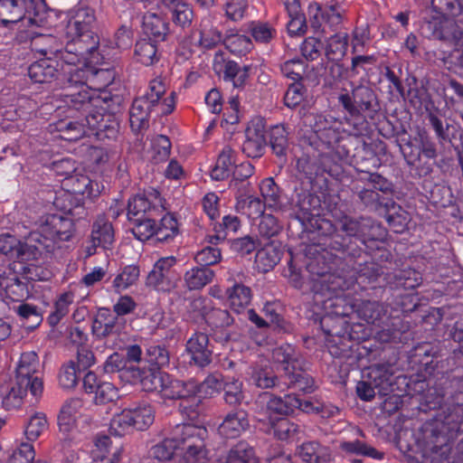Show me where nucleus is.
Returning a JSON list of instances; mask_svg holds the SVG:
<instances>
[{
  "label": "nucleus",
  "mask_w": 463,
  "mask_h": 463,
  "mask_svg": "<svg viewBox=\"0 0 463 463\" xmlns=\"http://www.w3.org/2000/svg\"><path fill=\"white\" fill-rule=\"evenodd\" d=\"M114 241L115 232L112 224L104 217H99L92 226L91 243L94 247L108 250L111 248Z\"/></svg>",
  "instance_id": "obj_23"
},
{
  "label": "nucleus",
  "mask_w": 463,
  "mask_h": 463,
  "mask_svg": "<svg viewBox=\"0 0 463 463\" xmlns=\"http://www.w3.org/2000/svg\"><path fill=\"white\" fill-rule=\"evenodd\" d=\"M269 423L274 430V434L279 439H293L298 431V426L285 418H269Z\"/></svg>",
  "instance_id": "obj_48"
},
{
  "label": "nucleus",
  "mask_w": 463,
  "mask_h": 463,
  "mask_svg": "<svg viewBox=\"0 0 463 463\" xmlns=\"http://www.w3.org/2000/svg\"><path fill=\"white\" fill-rule=\"evenodd\" d=\"M38 356L34 352L24 353L18 362L15 376H37Z\"/></svg>",
  "instance_id": "obj_50"
},
{
  "label": "nucleus",
  "mask_w": 463,
  "mask_h": 463,
  "mask_svg": "<svg viewBox=\"0 0 463 463\" xmlns=\"http://www.w3.org/2000/svg\"><path fill=\"white\" fill-rule=\"evenodd\" d=\"M347 46L348 34L343 32L337 33L327 40L326 54L331 60L340 59L345 54Z\"/></svg>",
  "instance_id": "obj_40"
},
{
  "label": "nucleus",
  "mask_w": 463,
  "mask_h": 463,
  "mask_svg": "<svg viewBox=\"0 0 463 463\" xmlns=\"http://www.w3.org/2000/svg\"><path fill=\"white\" fill-rule=\"evenodd\" d=\"M44 0H0V23L4 25L22 20L40 26L45 20Z\"/></svg>",
  "instance_id": "obj_6"
},
{
  "label": "nucleus",
  "mask_w": 463,
  "mask_h": 463,
  "mask_svg": "<svg viewBox=\"0 0 463 463\" xmlns=\"http://www.w3.org/2000/svg\"><path fill=\"white\" fill-rule=\"evenodd\" d=\"M198 393V384L194 380L182 382L173 380L167 374V380L164 382L160 394L165 399L186 400L194 397Z\"/></svg>",
  "instance_id": "obj_17"
},
{
  "label": "nucleus",
  "mask_w": 463,
  "mask_h": 463,
  "mask_svg": "<svg viewBox=\"0 0 463 463\" xmlns=\"http://www.w3.org/2000/svg\"><path fill=\"white\" fill-rule=\"evenodd\" d=\"M392 210L393 213H388L386 220L393 232H402L407 228L410 222V215L400 206H398L397 209L393 207Z\"/></svg>",
  "instance_id": "obj_57"
},
{
  "label": "nucleus",
  "mask_w": 463,
  "mask_h": 463,
  "mask_svg": "<svg viewBox=\"0 0 463 463\" xmlns=\"http://www.w3.org/2000/svg\"><path fill=\"white\" fill-rule=\"evenodd\" d=\"M73 300L74 296L71 292L63 293L59 297L54 304V310L48 317L51 326H56L68 314Z\"/></svg>",
  "instance_id": "obj_45"
},
{
  "label": "nucleus",
  "mask_w": 463,
  "mask_h": 463,
  "mask_svg": "<svg viewBox=\"0 0 463 463\" xmlns=\"http://www.w3.org/2000/svg\"><path fill=\"white\" fill-rule=\"evenodd\" d=\"M226 48L235 55H245L253 49L252 40L244 34L227 33L223 38Z\"/></svg>",
  "instance_id": "obj_34"
},
{
  "label": "nucleus",
  "mask_w": 463,
  "mask_h": 463,
  "mask_svg": "<svg viewBox=\"0 0 463 463\" xmlns=\"http://www.w3.org/2000/svg\"><path fill=\"white\" fill-rule=\"evenodd\" d=\"M214 271L205 267H194L184 275L185 287L189 290H198L212 282Z\"/></svg>",
  "instance_id": "obj_26"
},
{
  "label": "nucleus",
  "mask_w": 463,
  "mask_h": 463,
  "mask_svg": "<svg viewBox=\"0 0 463 463\" xmlns=\"http://www.w3.org/2000/svg\"><path fill=\"white\" fill-rule=\"evenodd\" d=\"M392 373L389 365L377 364L371 367L369 376L373 381L374 387H382L389 384Z\"/></svg>",
  "instance_id": "obj_62"
},
{
  "label": "nucleus",
  "mask_w": 463,
  "mask_h": 463,
  "mask_svg": "<svg viewBox=\"0 0 463 463\" xmlns=\"http://www.w3.org/2000/svg\"><path fill=\"white\" fill-rule=\"evenodd\" d=\"M260 402H266V415L260 418V421H269V418H274L272 414H288L293 412L296 405H298V397L294 394H288L282 399L272 396L270 393H264L260 396Z\"/></svg>",
  "instance_id": "obj_16"
},
{
  "label": "nucleus",
  "mask_w": 463,
  "mask_h": 463,
  "mask_svg": "<svg viewBox=\"0 0 463 463\" xmlns=\"http://www.w3.org/2000/svg\"><path fill=\"white\" fill-rule=\"evenodd\" d=\"M265 203L254 195H236V211L250 219H257L264 213Z\"/></svg>",
  "instance_id": "obj_25"
},
{
  "label": "nucleus",
  "mask_w": 463,
  "mask_h": 463,
  "mask_svg": "<svg viewBox=\"0 0 463 463\" xmlns=\"http://www.w3.org/2000/svg\"><path fill=\"white\" fill-rule=\"evenodd\" d=\"M295 349L290 345H283L272 352V357L277 363L283 364V370L289 375L297 369L298 361L294 358Z\"/></svg>",
  "instance_id": "obj_41"
},
{
  "label": "nucleus",
  "mask_w": 463,
  "mask_h": 463,
  "mask_svg": "<svg viewBox=\"0 0 463 463\" xmlns=\"http://www.w3.org/2000/svg\"><path fill=\"white\" fill-rule=\"evenodd\" d=\"M59 383L63 389H72L78 383V375L73 362L64 364L59 374Z\"/></svg>",
  "instance_id": "obj_61"
},
{
  "label": "nucleus",
  "mask_w": 463,
  "mask_h": 463,
  "mask_svg": "<svg viewBox=\"0 0 463 463\" xmlns=\"http://www.w3.org/2000/svg\"><path fill=\"white\" fill-rule=\"evenodd\" d=\"M224 400L230 405H237L244 398L242 383L237 379L227 377L223 383Z\"/></svg>",
  "instance_id": "obj_47"
},
{
  "label": "nucleus",
  "mask_w": 463,
  "mask_h": 463,
  "mask_svg": "<svg viewBox=\"0 0 463 463\" xmlns=\"http://www.w3.org/2000/svg\"><path fill=\"white\" fill-rule=\"evenodd\" d=\"M71 185V191L74 194L82 195H92L93 183L83 175H74L66 177V185Z\"/></svg>",
  "instance_id": "obj_54"
},
{
  "label": "nucleus",
  "mask_w": 463,
  "mask_h": 463,
  "mask_svg": "<svg viewBox=\"0 0 463 463\" xmlns=\"http://www.w3.org/2000/svg\"><path fill=\"white\" fill-rule=\"evenodd\" d=\"M165 80L161 78H156L150 81L148 90L144 96L147 98L148 100L154 101V104L158 107V115L169 114L174 109L175 101L173 93L170 97L161 101V98L165 94Z\"/></svg>",
  "instance_id": "obj_22"
},
{
  "label": "nucleus",
  "mask_w": 463,
  "mask_h": 463,
  "mask_svg": "<svg viewBox=\"0 0 463 463\" xmlns=\"http://www.w3.org/2000/svg\"><path fill=\"white\" fill-rule=\"evenodd\" d=\"M161 4L172 12L173 21L182 27L189 25L193 19V10L190 5L180 0H160Z\"/></svg>",
  "instance_id": "obj_32"
},
{
  "label": "nucleus",
  "mask_w": 463,
  "mask_h": 463,
  "mask_svg": "<svg viewBox=\"0 0 463 463\" xmlns=\"http://www.w3.org/2000/svg\"><path fill=\"white\" fill-rule=\"evenodd\" d=\"M90 54L86 57L80 55V61L75 63H66L62 67L63 75L67 77L68 85L65 87L66 91L82 90L86 88L87 91L94 97H99L96 92L105 89L109 86L114 79V74L109 69L96 68L95 65L99 64L103 56L100 55L98 48L94 50V61H90Z\"/></svg>",
  "instance_id": "obj_4"
},
{
  "label": "nucleus",
  "mask_w": 463,
  "mask_h": 463,
  "mask_svg": "<svg viewBox=\"0 0 463 463\" xmlns=\"http://www.w3.org/2000/svg\"><path fill=\"white\" fill-rule=\"evenodd\" d=\"M155 420V411L146 402L134 404L116 414L110 421V432L122 436L131 429L144 430Z\"/></svg>",
  "instance_id": "obj_7"
},
{
  "label": "nucleus",
  "mask_w": 463,
  "mask_h": 463,
  "mask_svg": "<svg viewBox=\"0 0 463 463\" xmlns=\"http://www.w3.org/2000/svg\"><path fill=\"white\" fill-rule=\"evenodd\" d=\"M36 231L25 239L22 248L23 259H37L47 256L62 241H68L73 235V222L60 214H45L37 221Z\"/></svg>",
  "instance_id": "obj_2"
},
{
  "label": "nucleus",
  "mask_w": 463,
  "mask_h": 463,
  "mask_svg": "<svg viewBox=\"0 0 463 463\" xmlns=\"http://www.w3.org/2000/svg\"><path fill=\"white\" fill-rule=\"evenodd\" d=\"M369 222H370L365 219L357 221L349 217H345L341 221V229L349 236H355L364 240L367 236H369Z\"/></svg>",
  "instance_id": "obj_46"
},
{
  "label": "nucleus",
  "mask_w": 463,
  "mask_h": 463,
  "mask_svg": "<svg viewBox=\"0 0 463 463\" xmlns=\"http://www.w3.org/2000/svg\"><path fill=\"white\" fill-rule=\"evenodd\" d=\"M313 129L317 139L327 148L334 147L343 137L341 123L336 120H328L321 115L315 117Z\"/></svg>",
  "instance_id": "obj_14"
},
{
  "label": "nucleus",
  "mask_w": 463,
  "mask_h": 463,
  "mask_svg": "<svg viewBox=\"0 0 463 463\" xmlns=\"http://www.w3.org/2000/svg\"><path fill=\"white\" fill-rule=\"evenodd\" d=\"M227 298L230 307L236 313L244 310L251 301V290L249 287L235 283L227 289Z\"/></svg>",
  "instance_id": "obj_28"
},
{
  "label": "nucleus",
  "mask_w": 463,
  "mask_h": 463,
  "mask_svg": "<svg viewBox=\"0 0 463 463\" xmlns=\"http://www.w3.org/2000/svg\"><path fill=\"white\" fill-rule=\"evenodd\" d=\"M49 423L43 412L32 415L24 426V435L29 441L36 440L47 429Z\"/></svg>",
  "instance_id": "obj_39"
},
{
  "label": "nucleus",
  "mask_w": 463,
  "mask_h": 463,
  "mask_svg": "<svg viewBox=\"0 0 463 463\" xmlns=\"http://www.w3.org/2000/svg\"><path fill=\"white\" fill-rule=\"evenodd\" d=\"M270 146L278 156L286 155L288 147V133L283 126H276L270 131Z\"/></svg>",
  "instance_id": "obj_51"
},
{
  "label": "nucleus",
  "mask_w": 463,
  "mask_h": 463,
  "mask_svg": "<svg viewBox=\"0 0 463 463\" xmlns=\"http://www.w3.org/2000/svg\"><path fill=\"white\" fill-rule=\"evenodd\" d=\"M83 411V402L80 399L72 398L66 401L58 416L60 430L70 432L76 429L80 422L88 423L90 417Z\"/></svg>",
  "instance_id": "obj_11"
},
{
  "label": "nucleus",
  "mask_w": 463,
  "mask_h": 463,
  "mask_svg": "<svg viewBox=\"0 0 463 463\" xmlns=\"http://www.w3.org/2000/svg\"><path fill=\"white\" fill-rule=\"evenodd\" d=\"M158 111V107L154 101L146 97L137 98L131 106L129 112L130 126L134 130H140L147 125L148 118L154 110Z\"/></svg>",
  "instance_id": "obj_20"
},
{
  "label": "nucleus",
  "mask_w": 463,
  "mask_h": 463,
  "mask_svg": "<svg viewBox=\"0 0 463 463\" xmlns=\"http://www.w3.org/2000/svg\"><path fill=\"white\" fill-rule=\"evenodd\" d=\"M186 352L191 360L198 366L204 367L212 361V350L206 334L195 333L186 343Z\"/></svg>",
  "instance_id": "obj_15"
},
{
  "label": "nucleus",
  "mask_w": 463,
  "mask_h": 463,
  "mask_svg": "<svg viewBox=\"0 0 463 463\" xmlns=\"http://www.w3.org/2000/svg\"><path fill=\"white\" fill-rule=\"evenodd\" d=\"M281 73L294 82H299L306 71L305 63L299 59L285 61L280 67Z\"/></svg>",
  "instance_id": "obj_55"
},
{
  "label": "nucleus",
  "mask_w": 463,
  "mask_h": 463,
  "mask_svg": "<svg viewBox=\"0 0 463 463\" xmlns=\"http://www.w3.org/2000/svg\"><path fill=\"white\" fill-rule=\"evenodd\" d=\"M167 380V373L156 371L155 368L148 370L140 368L131 369V381L139 383L145 392H157L163 388L164 382Z\"/></svg>",
  "instance_id": "obj_18"
},
{
  "label": "nucleus",
  "mask_w": 463,
  "mask_h": 463,
  "mask_svg": "<svg viewBox=\"0 0 463 463\" xmlns=\"http://www.w3.org/2000/svg\"><path fill=\"white\" fill-rule=\"evenodd\" d=\"M156 239L159 241H167L179 232V222L171 213L162 217L158 224L156 223Z\"/></svg>",
  "instance_id": "obj_36"
},
{
  "label": "nucleus",
  "mask_w": 463,
  "mask_h": 463,
  "mask_svg": "<svg viewBox=\"0 0 463 463\" xmlns=\"http://www.w3.org/2000/svg\"><path fill=\"white\" fill-rule=\"evenodd\" d=\"M156 43L148 38L141 39L136 43L135 54L139 62L149 66L158 61Z\"/></svg>",
  "instance_id": "obj_35"
},
{
  "label": "nucleus",
  "mask_w": 463,
  "mask_h": 463,
  "mask_svg": "<svg viewBox=\"0 0 463 463\" xmlns=\"http://www.w3.org/2000/svg\"><path fill=\"white\" fill-rule=\"evenodd\" d=\"M281 252L273 244H267L259 250L255 256L256 268L260 272H268L273 269L280 260Z\"/></svg>",
  "instance_id": "obj_29"
},
{
  "label": "nucleus",
  "mask_w": 463,
  "mask_h": 463,
  "mask_svg": "<svg viewBox=\"0 0 463 463\" xmlns=\"http://www.w3.org/2000/svg\"><path fill=\"white\" fill-rule=\"evenodd\" d=\"M25 245L24 242H20L15 237L10 234L0 235V252L5 255H10L15 257L21 261L36 260L37 259H23L21 254L22 248Z\"/></svg>",
  "instance_id": "obj_44"
},
{
  "label": "nucleus",
  "mask_w": 463,
  "mask_h": 463,
  "mask_svg": "<svg viewBox=\"0 0 463 463\" xmlns=\"http://www.w3.org/2000/svg\"><path fill=\"white\" fill-rule=\"evenodd\" d=\"M59 57L61 61V72H58L57 66L58 61L50 58L40 59L34 61L28 69V74L31 80L37 83L50 82L54 77H57V80L62 83L61 88L65 93V87L68 85L67 77L63 75L62 67L66 66V62L61 57V52Z\"/></svg>",
  "instance_id": "obj_10"
},
{
  "label": "nucleus",
  "mask_w": 463,
  "mask_h": 463,
  "mask_svg": "<svg viewBox=\"0 0 463 463\" xmlns=\"http://www.w3.org/2000/svg\"><path fill=\"white\" fill-rule=\"evenodd\" d=\"M144 33L154 42L165 41L168 33V24L156 14H148L143 20Z\"/></svg>",
  "instance_id": "obj_27"
},
{
  "label": "nucleus",
  "mask_w": 463,
  "mask_h": 463,
  "mask_svg": "<svg viewBox=\"0 0 463 463\" xmlns=\"http://www.w3.org/2000/svg\"><path fill=\"white\" fill-rule=\"evenodd\" d=\"M140 271L137 266H126L114 279L113 288L117 292L126 290L129 287L136 284L138 280Z\"/></svg>",
  "instance_id": "obj_42"
},
{
  "label": "nucleus",
  "mask_w": 463,
  "mask_h": 463,
  "mask_svg": "<svg viewBox=\"0 0 463 463\" xmlns=\"http://www.w3.org/2000/svg\"><path fill=\"white\" fill-rule=\"evenodd\" d=\"M340 449L348 454L363 455L373 458H383V454L378 452L374 448L358 439L354 441H343L340 443Z\"/></svg>",
  "instance_id": "obj_49"
},
{
  "label": "nucleus",
  "mask_w": 463,
  "mask_h": 463,
  "mask_svg": "<svg viewBox=\"0 0 463 463\" xmlns=\"http://www.w3.org/2000/svg\"><path fill=\"white\" fill-rule=\"evenodd\" d=\"M375 99L374 92L366 86H358L354 89L352 96L342 94L339 102L351 115H357L372 109Z\"/></svg>",
  "instance_id": "obj_12"
},
{
  "label": "nucleus",
  "mask_w": 463,
  "mask_h": 463,
  "mask_svg": "<svg viewBox=\"0 0 463 463\" xmlns=\"http://www.w3.org/2000/svg\"><path fill=\"white\" fill-rule=\"evenodd\" d=\"M248 33L260 44H269L277 36L276 28L269 22L251 21L248 24Z\"/></svg>",
  "instance_id": "obj_30"
},
{
  "label": "nucleus",
  "mask_w": 463,
  "mask_h": 463,
  "mask_svg": "<svg viewBox=\"0 0 463 463\" xmlns=\"http://www.w3.org/2000/svg\"><path fill=\"white\" fill-rule=\"evenodd\" d=\"M43 391V383L39 376H15L10 391L3 399V405L6 410L19 408L27 392L38 399Z\"/></svg>",
  "instance_id": "obj_8"
},
{
  "label": "nucleus",
  "mask_w": 463,
  "mask_h": 463,
  "mask_svg": "<svg viewBox=\"0 0 463 463\" xmlns=\"http://www.w3.org/2000/svg\"><path fill=\"white\" fill-rule=\"evenodd\" d=\"M358 315L369 324H376L386 315L387 308L375 301H363L358 307Z\"/></svg>",
  "instance_id": "obj_37"
},
{
  "label": "nucleus",
  "mask_w": 463,
  "mask_h": 463,
  "mask_svg": "<svg viewBox=\"0 0 463 463\" xmlns=\"http://www.w3.org/2000/svg\"><path fill=\"white\" fill-rule=\"evenodd\" d=\"M233 166L234 152L231 147L226 146L219 155L216 165L211 171L212 179L220 181L227 178L232 172Z\"/></svg>",
  "instance_id": "obj_31"
},
{
  "label": "nucleus",
  "mask_w": 463,
  "mask_h": 463,
  "mask_svg": "<svg viewBox=\"0 0 463 463\" xmlns=\"http://www.w3.org/2000/svg\"><path fill=\"white\" fill-rule=\"evenodd\" d=\"M96 24L95 11L89 6H77L70 13L66 32L72 43H68L61 57L66 63H75L80 61V55L94 57V50L98 48L99 37L92 30Z\"/></svg>",
  "instance_id": "obj_3"
},
{
  "label": "nucleus",
  "mask_w": 463,
  "mask_h": 463,
  "mask_svg": "<svg viewBox=\"0 0 463 463\" xmlns=\"http://www.w3.org/2000/svg\"><path fill=\"white\" fill-rule=\"evenodd\" d=\"M205 428L191 424L176 425L170 438L154 445L149 450L151 458L158 462H166L180 451L185 463L200 462L206 458L204 439Z\"/></svg>",
  "instance_id": "obj_1"
},
{
  "label": "nucleus",
  "mask_w": 463,
  "mask_h": 463,
  "mask_svg": "<svg viewBox=\"0 0 463 463\" xmlns=\"http://www.w3.org/2000/svg\"><path fill=\"white\" fill-rule=\"evenodd\" d=\"M58 129L62 133L61 137L69 141H76L87 133L86 126L82 122H61Z\"/></svg>",
  "instance_id": "obj_53"
},
{
  "label": "nucleus",
  "mask_w": 463,
  "mask_h": 463,
  "mask_svg": "<svg viewBox=\"0 0 463 463\" xmlns=\"http://www.w3.org/2000/svg\"><path fill=\"white\" fill-rule=\"evenodd\" d=\"M175 263L176 259L174 256L160 258L146 277V286L162 292L173 290L177 281V276L173 270Z\"/></svg>",
  "instance_id": "obj_9"
},
{
  "label": "nucleus",
  "mask_w": 463,
  "mask_h": 463,
  "mask_svg": "<svg viewBox=\"0 0 463 463\" xmlns=\"http://www.w3.org/2000/svg\"><path fill=\"white\" fill-rule=\"evenodd\" d=\"M249 427V420L244 411H237L228 413L219 426V433L226 438L239 437Z\"/></svg>",
  "instance_id": "obj_21"
},
{
  "label": "nucleus",
  "mask_w": 463,
  "mask_h": 463,
  "mask_svg": "<svg viewBox=\"0 0 463 463\" xmlns=\"http://www.w3.org/2000/svg\"><path fill=\"white\" fill-rule=\"evenodd\" d=\"M265 147V128L262 120L251 121L245 130L242 151L249 157H260Z\"/></svg>",
  "instance_id": "obj_13"
},
{
  "label": "nucleus",
  "mask_w": 463,
  "mask_h": 463,
  "mask_svg": "<svg viewBox=\"0 0 463 463\" xmlns=\"http://www.w3.org/2000/svg\"><path fill=\"white\" fill-rule=\"evenodd\" d=\"M145 360L152 366L163 367L169 363V354L165 347L151 345L146 349Z\"/></svg>",
  "instance_id": "obj_56"
},
{
  "label": "nucleus",
  "mask_w": 463,
  "mask_h": 463,
  "mask_svg": "<svg viewBox=\"0 0 463 463\" xmlns=\"http://www.w3.org/2000/svg\"><path fill=\"white\" fill-rule=\"evenodd\" d=\"M118 317L108 308H99L93 321L92 331L98 337H105L118 331Z\"/></svg>",
  "instance_id": "obj_24"
},
{
  "label": "nucleus",
  "mask_w": 463,
  "mask_h": 463,
  "mask_svg": "<svg viewBox=\"0 0 463 463\" xmlns=\"http://www.w3.org/2000/svg\"><path fill=\"white\" fill-rule=\"evenodd\" d=\"M153 158L157 161H165L168 158L171 152V142L164 135H158L152 140Z\"/></svg>",
  "instance_id": "obj_58"
},
{
  "label": "nucleus",
  "mask_w": 463,
  "mask_h": 463,
  "mask_svg": "<svg viewBox=\"0 0 463 463\" xmlns=\"http://www.w3.org/2000/svg\"><path fill=\"white\" fill-rule=\"evenodd\" d=\"M118 390L111 383H101L94 392L95 403H108L118 398Z\"/></svg>",
  "instance_id": "obj_64"
},
{
  "label": "nucleus",
  "mask_w": 463,
  "mask_h": 463,
  "mask_svg": "<svg viewBox=\"0 0 463 463\" xmlns=\"http://www.w3.org/2000/svg\"><path fill=\"white\" fill-rule=\"evenodd\" d=\"M152 208L151 203L144 195H136L132 197L128 205V215L129 219L137 217L139 214L149 212Z\"/></svg>",
  "instance_id": "obj_60"
},
{
  "label": "nucleus",
  "mask_w": 463,
  "mask_h": 463,
  "mask_svg": "<svg viewBox=\"0 0 463 463\" xmlns=\"http://www.w3.org/2000/svg\"><path fill=\"white\" fill-rule=\"evenodd\" d=\"M57 98L63 103V105H57L58 109L68 107L76 110L83 109L88 112L84 123L86 129L95 130L106 127L103 124L105 109L101 108L102 99L90 94L86 88H82V90L78 92L70 90L65 93H60L57 95Z\"/></svg>",
  "instance_id": "obj_5"
},
{
  "label": "nucleus",
  "mask_w": 463,
  "mask_h": 463,
  "mask_svg": "<svg viewBox=\"0 0 463 463\" xmlns=\"http://www.w3.org/2000/svg\"><path fill=\"white\" fill-rule=\"evenodd\" d=\"M345 11L346 9L342 5L341 0H332L329 5L324 7L317 4L309 7L310 15H313L317 22L323 20L332 26L341 24Z\"/></svg>",
  "instance_id": "obj_19"
},
{
  "label": "nucleus",
  "mask_w": 463,
  "mask_h": 463,
  "mask_svg": "<svg viewBox=\"0 0 463 463\" xmlns=\"http://www.w3.org/2000/svg\"><path fill=\"white\" fill-rule=\"evenodd\" d=\"M226 463H258L253 449L241 441L232 447L226 458Z\"/></svg>",
  "instance_id": "obj_38"
},
{
  "label": "nucleus",
  "mask_w": 463,
  "mask_h": 463,
  "mask_svg": "<svg viewBox=\"0 0 463 463\" xmlns=\"http://www.w3.org/2000/svg\"><path fill=\"white\" fill-rule=\"evenodd\" d=\"M156 222L152 219H141L140 217L135 220V225L132 228V233L137 240L146 241L152 237L156 238Z\"/></svg>",
  "instance_id": "obj_52"
},
{
  "label": "nucleus",
  "mask_w": 463,
  "mask_h": 463,
  "mask_svg": "<svg viewBox=\"0 0 463 463\" xmlns=\"http://www.w3.org/2000/svg\"><path fill=\"white\" fill-rule=\"evenodd\" d=\"M260 191L266 206L272 209L280 208L279 189L273 178H266L260 184Z\"/></svg>",
  "instance_id": "obj_43"
},
{
  "label": "nucleus",
  "mask_w": 463,
  "mask_h": 463,
  "mask_svg": "<svg viewBox=\"0 0 463 463\" xmlns=\"http://www.w3.org/2000/svg\"><path fill=\"white\" fill-rule=\"evenodd\" d=\"M132 368L134 367L127 365L125 357L118 353L110 354L103 364V370L107 373H119L125 370L131 373Z\"/></svg>",
  "instance_id": "obj_59"
},
{
  "label": "nucleus",
  "mask_w": 463,
  "mask_h": 463,
  "mask_svg": "<svg viewBox=\"0 0 463 463\" xmlns=\"http://www.w3.org/2000/svg\"><path fill=\"white\" fill-rule=\"evenodd\" d=\"M35 453L32 444L22 443L9 457L7 463H32Z\"/></svg>",
  "instance_id": "obj_63"
},
{
  "label": "nucleus",
  "mask_w": 463,
  "mask_h": 463,
  "mask_svg": "<svg viewBox=\"0 0 463 463\" xmlns=\"http://www.w3.org/2000/svg\"><path fill=\"white\" fill-rule=\"evenodd\" d=\"M299 455L307 463H326L330 460L329 449L317 442H307L300 447Z\"/></svg>",
  "instance_id": "obj_33"
}]
</instances>
